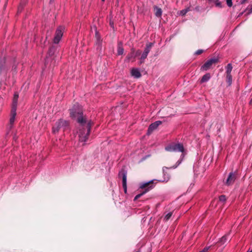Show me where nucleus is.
Masks as SVG:
<instances>
[{
    "label": "nucleus",
    "mask_w": 252,
    "mask_h": 252,
    "mask_svg": "<svg viewBox=\"0 0 252 252\" xmlns=\"http://www.w3.org/2000/svg\"><path fill=\"white\" fill-rule=\"evenodd\" d=\"M195 10L197 11H199V10H200V7L199 6H196L195 8Z\"/></svg>",
    "instance_id": "nucleus-37"
},
{
    "label": "nucleus",
    "mask_w": 252,
    "mask_h": 252,
    "mask_svg": "<svg viewBox=\"0 0 252 252\" xmlns=\"http://www.w3.org/2000/svg\"><path fill=\"white\" fill-rule=\"evenodd\" d=\"M210 78H211L210 74L209 73H207L202 76V77L200 80V82L201 83L206 82L208 81Z\"/></svg>",
    "instance_id": "nucleus-16"
},
{
    "label": "nucleus",
    "mask_w": 252,
    "mask_h": 252,
    "mask_svg": "<svg viewBox=\"0 0 252 252\" xmlns=\"http://www.w3.org/2000/svg\"><path fill=\"white\" fill-rule=\"evenodd\" d=\"M64 31V28L62 26L59 27L55 33V35L54 38V43L55 44H58L61 40Z\"/></svg>",
    "instance_id": "nucleus-6"
},
{
    "label": "nucleus",
    "mask_w": 252,
    "mask_h": 252,
    "mask_svg": "<svg viewBox=\"0 0 252 252\" xmlns=\"http://www.w3.org/2000/svg\"><path fill=\"white\" fill-rule=\"evenodd\" d=\"M172 215V212L168 213L167 214H166L165 216V217L164 218V220L165 221H167L171 217Z\"/></svg>",
    "instance_id": "nucleus-25"
},
{
    "label": "nucleus",
    "mask_w": 252,
    "mask_h": 252,
    "mask_svg": "<svg viewBox=\"0 0 252 252\" xmlns=\"http://www.w3.org/2000/svg\"><path fill=\"white\" fill-rule=\"evenodd\" d=\"M165 150L170 152L182 153L180 158L177 161L176 164L171 167V168H177L182 163L185 157V149L183 144L179 142H172L165 147Z\"/></svg>",
    "instance_id": "nucleus-2"
},
{
    "label": "nucleus",
    "mask_w": 252,
    "mask_h": 252,
    "mask_svg": "<svg viewBox=\"0 0 252 252\" xmlns=\"http://www.w3.org/2000/svg\"><path fill=\"white\" fill-rule=\"evenodd\" d=\"M232 77L231 74H226V82L228 86H230L232 84Z\"/></svg>",
    "instance_id": "nucleus-21"
},
{
    "label": "nucleus",
    "mask_w": 252,
    "mask_h": 252,
    "mask_svg": "<svg viewBox=\"0 0 252 252\" xmlns=\"http://www.w3.org/2000/svg\"><path fill=\"white\" fill-rule=\"evenodd\" d=\"M155 15L158 17H160L162 15V10L161 8L156 6L155 7Z\"/></svg>",
    "instance_id": "nucleus-20"
},
{
    "label": "nucleus",
    "mask_w": 252,
    "mask_h": 252,
    "mask_svg": "<svg viewBox=\"0 0 252 252\" xmlns=\"http://www.w3.org/2000/svg\"><path fill=\"white\" fill-rule=\"evenodd\" d=\"M247 252H252V250L249 249Z\"/></svg>",
    "instance_id": "nucleus-38"
},
{
    "label": "nucleus",
    "mask_w": 252,
    "mask_h": 252,
    "mask_svg": "<svg viewBox=\"0 0 252 252\" xmlns=\"http://www.w3.org/2000/svg\"><path fill=\"white\" fill-rule=\"evenodd\" d=\"M204 52V50H202V49H199V50H197L195 53V55H200L201 54H202L203 52Z\"/></svg>",
    "instance_id": "nucleus-31"
},
{
    "label": "nucleus",
    "mask_w": 252,
    "mask_h": 252,
    "mask_svg": "<svg viewBox=\"0 0 252 252\" xmlns=\"http://www.w3.org/2000/svg\"><path fill=\"white\" fill-rule=\"evenodd\" d=\"M24 4L21 3L18 8V12H21L22 10Z\"/></svg>",
    "instance_id": "nucleus-32"
},
{
    "label": "nucleus",
    "mask_w": 252,
    "mask_h": 252,
    "mask_svg": "<svg viewBox=\"0 0 252 252\" xmlns=\"http://www.w3.org/2000/svg\"><path fill=\"white\" fill-rule=\"evenodd\" d=\"M119 177L122 178V185L125 192L127 191L126 187V171L124 169L121 170L119 173Z\"/></svg>",
    "instance_id": "nucleus-8"
},
{
    "label": "nucleus",
    "mask_w": 252,
    "mask_h": 252,
    "mask_svg": "<svg viewBox=\"0 0 252 252\" xmlns=\"http://www.w3.org/2000/svg\"><path fill=\"white\" fill-rule=\"evenodd\" d=\"M69 122L68 121L60 119L56 123L52 128V131L54 133L58 132L60 130L63 129L65 130L69 127Z\"/></svg>",
    "instance_id": "nucleus-3"
},
{
    "label": "nucleus",
    "mask_w": 252,
    "mask_h": 252,
    "mask_svg": "<svg viewBox=\"0 0 252 252\" xmlns=\"http://www.w3.org/2000/svg\"><path fill=\"white\" fill-rule=\"evenodd\" d=\"M18 97H19L18 94L17 92H15L14 94V96H13V101H12V107H11V110L16 111Z\"/></svg>",
    "instance_id": "nucleus-10"
},
{
    "label": "nucleus",
    "mask_w": 252,
    "mask_h": 252,
    "mask_svg": "<svg viewBox=\"0 0 252 252\" xmlns=\"http://www.w3.org/2000/svg\"><path fill=\"white\" fill-rule=\"evenodd\" d=\"M236 177L237 173L236 172H230L226 181L224 182V184L227 186L233 185L236 179Z\"/></svg>",
    "instance_id": "nucleus-7"
},
{
    "label": "nucleus",
    "mask_w": 252,
    "mask_h": 252,
    "mask_svg": "<svg viewBox=\"0 0 252 252\" xmlns=\"http://www.w3.org/2000/svg\"><path fill=\"white\" fill-rule=\"evenodd\" d=\"M171 167H169V168H168L167 167H163V168H162V171H163V180H159V181L160 182H167L169 181V180L170 179V175L168 173H167L166 171H165V169H171Z\"/></svg>",
    "instance_id": "nucleus-12"
},
{
    "label": "nucleus",
    "mask_w": 252,
    "mask_h": 252,
    "mask_svg": "<svg viewBox=\"0 0 252 252\" xmlns=\"http://www.w3.org/2000/svg\"><path fill=\"white\" fill-rule=\"evenodd\" d=\"M229 239H230L229 234L224 235L220 239L219 243H220L221 244H224Z\"/></svg>",
    "instance_id": "nucleus-18"
},
{
    "label": "nucleus",
    "mask_w": 252,
    "mask_h": 252,
    "mask_svg": "<svg viewBox=\"0 0 252 252\" xmlns=\"http://www.w3.org/2000/svg\"><path fill=\"white\" fill-rule=\"evenodd\" d=\"M219 61L218 58H212L208 60L203 65L201 66L200 70L201 71H207L210 69L213 64H216Z\"/></svg>",
    "instance_id": "nucleus-5"
},
{
    "label": "nucleus",
    "mask_w": 252,
    "mask_h": 252,
    "mask_svg": "<svg viewBox=\"0 0 252 252\" xmlns=\"http://www.w3.org/2000/svg\"><path fill=\"white\" fill-rule=\"evenodd\" d=\"M232 69V66L231 63H228L226 67V74H231V72Z\"/></svg>",
    "instance_id": "nucleus-23"
},
{
    "label": "nucleus",
    "mask_w": 252,
    "mask_h": 252,
    "mask_svg": "<svg viewBox=\"0 0 252 252\" xmlns=\"http://www.w3.org/2000/svg\"><path fill=\"white\" fill-rule=\"evenodd\" d=\"M227 5L228 7H230L232 6V0H226Z\"/></svg>",
    "instance_id": "nucleus-30"
},
{
    "label": "nucleus",
    "mask_w": 252,
    "mask_h": 252,
    "mask_svg": "<svg viewBox=\"0 0 252 252\" xmlns=\"http://www.w3.org/2000/svg\"><path fill=\"white\" fill-rule=\"evenodd\" d=\"M16 115V111L11 110L9 123L7 126V129H8V131H10L13 127V126L15 120Z\"/></svg>",
    "instance_id": "nucleus-9"
},
{
    "label": "nucleus",
    "mask_w": 252,
    "mask_h": 252,
    "mask_svg": "<svg viewBox=\"0 0 252 252\" xmlns=\"http://www.w3.org/2000/svg\"><path fill=\"white\" fill-rule=\"evenodd\" d=\"M252 13V5H251L250 9H249V11L248 12V13L249 14H250V13Z\"/></svg>",
    "instance_id": "nucleus-36"
},
{
    "label": "nucleus",
    "mask_w": 252,
    "mask_h": 252,
    "mask_svg": "<svg viewBox=\"0 0 252 252\" xmlns=\"http://www.w3.org/2000/svg\"><path fill=\"white\" fill-rule=\"evenodd\" d=\"M148 55V54L144 53V52H143L140 58V64H142L144 62V61L147 58Z\"/></svg>",
    "instance_id": "nucleus-22"
},
{
    "label": "nucleus",
    "mask_w": 252,
    "mask_h": 252,
    "mask_svg": "<svg viewBox=\"0 0 252 252\" xmlns=\"http://www.w3.org/2000/svg\"><path fill=\"white\" fill-rule=\"evenodd\" d=\"M140 54H141V51L140 50H137L136 51V52H134V55L135 58L139 56Z\"/></svg>",
    "instance_id": "nucleus-33"
},
{
    "label": "nucleus",
    "mask_w": 252,
    "mask_h": 252,
    "mask_svg": "<svg viewBox=\"0 0 252 252\" xmlns=\"http://www.w3.org/2000/svg\"><path fill=\"white\" fill-rule=\"evenodd\" d=\"M209 248H210V247H205V248L203 249V250H204V251L205 252H207L208 251V250L209 249Z\"/></svg>",
    "instance_id": "nucleus-35"
},
{
    "label": "nucleus",
    "mask_w": 252,
    "mask_h": 252,
    "mask_svg": "<svg viewBox=\"0 0 252 252\" xmlns=\"http://www.w3.org/2000/svg\"><path fill=\"white\" fill-rule=\"evenodd\" d=\"M189 11V8L183 9L180 11V14L182 15H185Z\"/></svg>",
    "instance_id": "nucleus-29"
},
{
    "label": "nucleus",
    "mask_w": 252,
    "mask_h": 252,
    "mask_svg": "<svg viewBox=\"0 0 252 252\" xmlns=\"http://www.w3.org/2000/svg\"><path fill=\"white\" fill-rule=\"evenodd\" d=\"M5 59V58H0V75L6 71Z\"/></svg>",
    "instance_id": "nucleus-14"
},
{
    "label": "nucleus",
    "mask_w": 252,
    "mask_h": 252,
    "mask_svg": "<svg viewBox=\"0 0 252 252\" xmlns=\"http://www.w3.org/2000/svg\"><path fill=\"white\" fill-rule=\"evenodd\" d=\"M162 122L160 121H157L152 124H151L148 129V133L152 132L153 130L156 129L160 124H161Z\"/></svg>",
    "instance_id": "nucleus-11"
},
{
    "label": "nucleus",
    "mask_w": 252,
    "mask_h": 252,
    "mask_svg": "<svg viewBox=\"0 0 252 252\" xmlns=\"http://www.w3.org/2000/svg\"><path fill=\"white\" fill-rule=\"evenodd\" d=\"M219 200L222 202H225L226 200V197L224 195H221L219 197Z\"/></svg>",
    "instance_id": "nucleus-27"
},
{
    "label": "nucleus",
    "mask_w": 252,
    "mask_h": 252,
    "mask_svg": "<svg viewBox=\"0 0 252 252\" xmlns=\"http://www.w3.org/2000/svg\"><path fill=\"white\" fill-rule=\"evenodd\" d=\"M199 252H201L200 251Z\"/></svg>",
    "instance_id": "nucleus-42"
},
{
    "label": "nucleus",
    "mask_w": 252,
    "mask_h": 252,
    "mask_svg": "<svg viewBox=\"0 0 252 252\" xmlns=\"http://www.w3.org/2000/svg\"><path fill=\"white\" fill-rule=\"evenodd\" d=\"M131 74L136 78H138L141 76V73L137 68H132L131 71Z\"/></svg>",
    "instance_id": "nucleus-15"
},
{
    "label": "nucleus",
    "mask_w": 252,
    "mask_h": 252,
    "mask_svg": "<svg viewBox=\"0 0 252 252\" xmlns=\"http://www.w3.org/2000/svg\"><path fill=\"white\" fill-rule=\"evenodd\" d=\"M70 115L72 119L76 120L79 124L77 133L79 141L85 143L90 134L92 122L87 120L86 117L83 115L81 107L78 103L74 104L70 109Z\"/></svg>",
    "instance_id": "nucleus-1"
},
{
    "label": "nucleus",
    "mask_w": 252,
    "mask_h": 252,
    "mask_svg": "<svg viewBox=\"0 0 252 252\" xmlns=\"http://www.w3.org/2000/svg\"><path fill=\"white\" fill-rule=\"evenodd\" d=\"M248 0H240V3L241 4H243L247 1Z\"/></svg>",
    "instance_id": "nucleus-34"
},
{
    "label": "nucleus",
    "mask_w": 252,
    "mask_h": 252,
    "mask_svg": "<svg viewBox=\"0 0 252 252\" xmlns=\"http://www.w3.org/2000/svg\"><path fill=\"white\" fill-rule=\"evenodd\" d=\"M109 25L111 27V28L112 29V30L115 31V26H114V23L113 21L111 19V18L109 19Z\"/></svg>",
    "instance_id": "nucleus-26"
},
{
    "label": "nucleus",
    "mask_w": 252,
    "mask_h": 252,
    "mask_svg": "<svg viewBox=\"0 0 252 252\" xmlns=\"http://www.w3.org/2000/svg\"><path fill=\"white\" fill-rule=\"evenodd\" d=\"M124 53V49L121 46H119L118 48V55H121Z\"/></svg>",
    "instance_id": "nucleus-28"
},
{
    "label": "nucleus",
    "mask_w": 252,
    "mask_h": 252,
    "mask_svg": "<svg viewBox=\"0 0 252 252\" xmlns=\"http://www.w3.org/2000/svg\"><path fill=\"white\" fill-rule=\"evenodd\" d=\"M95 29L96 28H95ZM95 38L96 39L95 44L98 46V47L101 46L102 40L100 35L96 29H95Z\"/></svg>",
    "instance_id": "nucleus-13"
},
{
    "label": "nucleus",
    "mask_w": 252,
    "mask_h": 252,
    "mask_svg": "<svg viewBox=\"0 0 252 252\" xmlns=\"http://www.w3.org/2000/svg\"><path fill=\"white\" fill-rule=\"evenodd\" d=\"M154 45V43L152 42L148 43L146 44V47L144 50V52L148 54L150 51H151L152 47Z\"/></svg>",
    "instance_id": "nucleus-17"
},
{
    "label": "nucleus",
    "mask_w": 252,
    "mask_h": 252,
    "mask_svg": "<svg viewBox=\"0 0 252 252\" xmlns=\"http://www.w3.org/2000/svg\"><path fill=\"white\" fill-rule=\"evenodd\" d=\"M210 3H214L217 7L221 8V2L219 0H208Z\"/></svg>",
    "instance_id": "nucleus-19"
},
{
    "label": "nucleus",
    "mask_w": 252,
    "mask_h": 252,
    "mask_svg": "<svg viewBox=\"0 0 252 252\" xmlns=\"http://www.w3.org/2000/svg\"><path fill=\"white\" fill-rule=\"evenodd\" d=\"M154 181V180H152L147 182L140 183V188L142 189H144L145 190L143 191L142 193L136 195L134 198V201H136V200L139 199L143 194H145V193L149 191L150 189H153L154 187L153 185Z\"/></svg>",
    "instance_id": "nucleus-4"
},
{
    "label": "nucleus",
    "mask_w": 252,
    "mask_h": 252,
    "mask_svg": "<svg viewBox=\"0 0 252 252\" xmlns=\"http://www.w3.org/2000/svg\"><path fill=\"white\" fill-rule=\"evenodd\" d=\"M102 1H104L105 0H101Z\"/></svg>",
    "instance_id": "nucleus-41"
},
{
    "label": "nucleus",
    "mask_w": 252,
    "mask_h": 252,
    "mask_svg": "<svg viewBox=\"0 0 252 252\" xmlns=\"http://www.w3.org/2000/svg\"><path fill=\"white\" fill-rule=\"evenodd\" d=\"M250 104L252 105V98L250 100Z\"/></svg>",
    "instance_id": "nucleus-39"
},
{
    "label": "nucleus",
    "mask_w": 252,
    "mask_h": 252,
    "mask_svg": "<svg viewBox=\"0 0 252 252\" xmlns=\"http://www.w3.org/2000/svg\"><path fill=\"white\" fill-rule=\"evenodd\" d=\"M51 52V49H50V52Z\"/></svg>",
    "instance_id": "nucleus-40"
},
{
    "label": "nucleus",
    "mask_w": 252,
    "mask_h": 252,
    "mask_svg": "<svg viewBox=\"0 0 252 252\" xmlns=\"http://www.w3.org/2000/svg\"><path fill=\"white\" fill-rule=\"evenodd\" d=\"M132 58H135L134 55V51H132L130 54H128L126 57V59L128 61H129L130 59Z\"/></svg>",
    "instance_id": "nucleus-24"
}]
</instances>
